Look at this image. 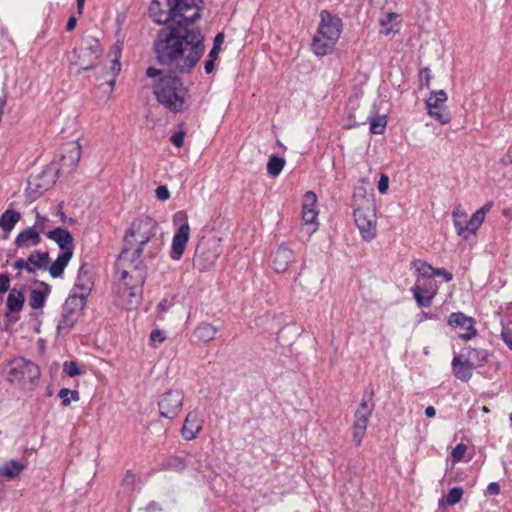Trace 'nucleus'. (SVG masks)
<instances>
[{"label":"nucleus","instance_id":"48","mask_svg":"<svg viewBox=\"0 0 512 512\" xmlns=\"http://www.w3.org/2000/svg\"><path fill=\"white\" fill-rule=\"evenodd\" d=\"M48 222V218L45 216H42L38 212L36 213L35 217V223L32 226V228H35L39 231V233L44 232L46 228V223Z\"/></svg>","mask_w":512,"mask_h":512},{"label":"nucleus","instance_id":"14","mask_svg":"<svg viewBox=\"0 0 512 512\" xmlns=\"http://www.w3.org/2000/svg\"><path fill=\"white\" fill-rule=\"evenodd\" d=\"M316 203V194L312 191L306 192L302 209V230L305 231L308 236H311L318 229V212L315 209Z\"/></svg>","mask_w":512,"mask_h":512},{"label":"nucleus","instance_id":"37","mask_svg":"<svg viewBox=\"0 0 512 512\" xmlns=\"http://www.w3.org/2000/svg\"><path fill=\"white\" fill-rule=\"evenodd\" d=\"M412 266L424 278L433 277L434 268L426 261L415 260L412 262Z\"/></svg>","mask_w":512,"mask_h":512},{"label":"nucleus","instance_id":"64","mask_svg":"<svg viewBox=\"0 0 512 512\" xmlns=\"http://www.w3.org/2000/svg\"><path fill=\"white\" fill-rule=\"evenodd\" d=\"M76 1H77L78 12H79V14H82L85 0H76Z\"/></svg>","mask_w":512,"mask_h":512},{"label":"nucleus","instance_id":"1","mask_svg":"<svg viewBox=\"0 0 512 512\" xmlns=\"http://www.w3.org/2000/svg\"><path fill=\"white\" fill-rule=\"evenodd\" d=\"M202 0H153L149 14L157 24L173 22L177 26L162 28L154 41L157 61L174 73L188 74L204 51V37L198 28H184L201 17Z\"/></svg>","mask_w":512,"mask_h":512},{"label":"nucleus","instance_id":"16","mask_svg":"<svg viewBox=\"0 0 512 512\" xmlns=\"http://www.w3.org/2000/svg\"><path fill=\"white\" fill-rule=\"evenodd\" d=\"M452 217L457 234L464 239H468L471 235H475L480 227L479 224H472V216L468 219L467 213L460 205L453 209Z\"/></svg>","mask_w":512,"mask_h":512},{"label":"nucleus","instance_id":"27","mask_svg":"<svg viewBox=\"0 0 512 512\" xmlns=\"http://www.w3.org/2000/svg\"><path fill=\"white\" fill-rule=\"evenodd\" d=\"M25 469V464L18 460H9L0 466V477L13 480Z\"/></svg>","mask_w":512,"mask_h":512},{"label":"nucleus","instance_id":"34","mask_svg":"<svg viewBox=\"0 0 512 512\" xmlns=\"http://www.w3.org/2000/svg\"><path fill=\"white\" fill-rule=\"evenodd\" d=\"M489 353L485 349L468 347L466 359L472 366L481 365L488 361Z\"/></svg>","mask_w":512,"mask_h":512},{"label":"nucleus","instance_id":"35","mask_svg":"<svg viewBox=\"0 0 512 512\" xmlns=\"http://www.w3.org/2000/svg\"><path fill=\"white\" fill-rule=\"evenodd\" d=\"M285 166V159L276 155H271L267 163V173L271 177L278 176Z\"/></svg>","mask_w":512,"mask_h":512},{"label":"nucleus","instance_id":"7","mask_svg":"<svg viewBox=\"0 0 512 512\" xmlns=\"http://www.w3.org/2000/svg\"><path fill=\"white\" fill-rule=\"evenodd\" d=\"M74 54L77 56L75 64L80 67L78 73L93 69L96 67L101 54L100 43L93 37H85L81 40L79 46L74 49Z\"/></svg>","mask_w":512,"mask_h":512},{"label":"nucleus","instance_id":"55","mask_svg":"<svg viewBox=\"0 0 512 512\" xmlns=\"http://www.w3.org/2000/svg\"><path fill=\"white\" fill-rule=\"evenodd\" d=\"M487 493L489 495H498L500 493V485L497 482H491L487 486Z\"/></svg>","mask_w":512,"mask_h":512},{"label":"nucleus","instance_id":"17","mask_svg":"<svg viewBox=\"0 0 512 512\" xmlns=\"http://www.w3.org/2000/svg\"><path fill=\"white\" fill-rule=\"evenodd\" d=\"M82 154V148L78 140L69 141L61 148V169L71 172L78 165Z\"/></svg>","mask_w":512,"mask_h":512},{"label":"nucleus","instance_id":"21","mask_svg":"<svg viewBox=\"0 0 512 512\" xmlns=\"http://www.w3.org/2000/svg\"><path fill=\"white\" fill-rule=\"evenodd\" d=\"M48 239L57 243L60 248V252L74 253V239L72 234L65 228H55L46 232Z\"/></svg>","mask_w":512,"mask_h":512},{"label":"nucleus","instance_id":"52","mask_svg":"<svg viewBox=\"0 0 512 512\" xmlns=\"http://www.w3.org/2000/svg\"><path fill=\"white\" fill-rule=\"evenodd\" d=\"M433 276H442L446 282H450L453 279L452 273L444 268H434Z\"/></svg>","mask_w":512,"mask_h":512},{"label":"nucleus","instance_id":"53","mask_svg":"<svg viewBox=\"0 0 512 512\" xmlns=\"http://www.w3.org/2000/svg\"><path fill=\"white\" fill-rule=\"evenodd\" d=\"M10 278L7 274H0V294L9 290Z\"/></svg>","mask_w":512,"mask_h":512},{"label":"nucleus","instance_id":"29","mask_svg":"<svg viewBox=\"0 0 512 512\" xmlns=\"http://www.w3.org/2000/svg\"><path fill=\"white\" fill-rule=\"evenodd\" d=\"M21 214L20 212L7 209L0 216V228L5 232H10L15 227V225L20 221Z\"/></svg>","mask_w":512,"mask_h":512},{"label":"nucleus","instance_id":"54","mask_svg":"<svg viewBox=\"0 0 512 512\" xmlns=\"http://www.w3.org/2000/svg\"><path fill=\"white\" fill-rule=\"evenodd\" d=\"M150 339L153 342L162 343L166 339V336H165L164 332H162L160 330H153L150 334Z\"/></svg>","mask_w":512,"mask_h":512},{"label":"nucleus","instance_id":"12","mask_svg":"<svg viewBox=\"0 0 512 512\" xmlns=\"http://www.w3.org/2000/svg\"><path fill=\"white\" fill-rule=\"evenodd\" d=\"M184 394L179 388H170L164 392L158 401L160 415L168 419L176 418L183 406Z\"/></svg>","mask_w":512,"mask_h":512},{"label":"nucleus","instance_id":"19","mask_svg":"<svg viewBox=\"0 0 512 512\" xmlns=\"http://www.w3.org/2000/svg\"><path fill=\"white\" fill-rule=\"evenodd\" d=\"M411 291L420 307H429L436 295V291L433 288L432 283L421 282L420 279L416 281L415 285L411 288Z\"/></svg>","mask_w":512,"mask_h":512},{"label":"nucleus","instance_id":"59","mask_svg":"<svg viewBox=\"0 0 512 512\" xmlns=\"http://www.w3.org/2000/svg\"><path fill=\"white\" fill-rule=\"evenodd\" d=\"M76 24H77L76 17L75 16L69 17L67 25H66V30L72 31L76 27Z\"/></svg>","mask_w":512,"mask_h":512},{"label":"nucleus","instance_id":"5","mask_svg":"<svg viewBox=\"0 0 512 512\" xmlns=\"http://www.w3.org/2000/svg\"><path fill=\"white\" fill-rule=\"evenodd\" d=\"M354 219L362 238L371 241L376 237V209L371 198L363 196L354 203Z\"/></svg>","mask_w":512,"mask_h":512},{"label":"nucleus","instance_id":"39","mask_svg":"<svg viewBox=\"0 0 512 512\" xmlns=\"http://www.w3.org/2000/svg\"><path fill=\"white\" fill-rule=\"evenodd\" d=\"M340 3L344 5L346 8L342 11V15L345 17H350L354 14H358L361 10L360 3H356L354 0H340Z\"/></svg>","mask_w":512,"mask_h":512},{"label":"nucleus","instance_id":"20","mask_svg":"<svg viewBox=\"0 0 512 512\" xmlns=\"http://www.w3.org/2000/svg\"><path fill=\"white\" fill-rule=\"evenodd\" d=\"M294 261V252L285 245H280L272 254V265L277 273L287 271L290 264Z\"/></svg>","mask_w":512,"mask_h":512},{"label":"nucleus","instance_id":"22","mask_svg":"<svg viewBox=\"0 0 512 512\" xmlns=\"http://www.w3.org/2000/svg\"><path fill=\"white\" fill-rule=\"evenodd\" d=\"M41 236L38 230L28 227L18 233L14 240V245L17 248H32L41 243Z\"/></svg>","mask_w":512,"mask_h":512},{"label":"nucleus","instance_id":"41","mask_svg":"<svg viewBox=\"0 0 512 512\" xmlns=\"http://www.w3.org/2000/svg\"><path fill=\"white\" fill-rule=\"evenodd\" d=\"M397 18V15L394 13H388L385 15L384 18L380 20V24L382 26V29L380 33L384 35H389L391 32L394 31L392 21Z\"/></svg>","mask_w":512,"mask_h":512},{"label":"nucleus","instance_id":"2","mask_svg":"<svg viewBox=\"0 0 512 512\" xmlns=\"http://www.w3.org/2000/svg\"><path fill=\"white\" fill-rule=\"evenodd\" d=\"M157 222L150 216L136 218L126 231L124 247L117 267L121 278L117 293L127 302L128 309L136 308L142 299L147 267L142 259L143 247L156 235Z\"/></svg>","mask_w":512,"mask_h":512},{"label":"nucleus","instance_id":"25","mask_svg":"<svg viewBox=\"0 0 512 512\" xmlns=\"http://www.w3.org/2000/svg\"><path fill=\"white\" fill-rule=\"evenodd\" d=\"M50 263V256L45 251H33L27 258V272L34 274L37 270H46Z\"/></svg>","mask_w":512,"mask_h":512},{"label":"nucleus","instance_id":"9","mask_svg":"<svg viewBox=\"0 0 512 512\" xmlns=\"http://www.w3.org/2000/svg\"><path fill=\"white\" fill-rule=\"evenodd\" d=\"M87 300L83 297H79L77 292H72L66 299L61 318L57 324V330L59 332H68L77 322L82 310L86 306Z\"/></svg>","mask_w":512,"mask_h":512},{"label":"nucleus","instance_id":"43","mask_svg":"<svg viewBox=\"0 0 512 512\" xmlns=\"http://www.w3.org/2000/svg\"><path fill=\"white\" fill-rule=\"evenodd\" d=\"M467 452V446L464 443H459L453 448L451 452V458L453 463L462 461Z\"/></svg>","mask_w":512,"mask_h":512},{"label":"nucleus","instance_id":"60","mask_svg":"<svg viewBox=\"0 0 512 512\" xmlns=\"http://www.w3.org/2000/svg\"><path fill=\"white\" fill-rule=\"evenodd\" d=\"M6 102H7V95L4 94L0 97V120L2 119Z\"/></svg>","mask_w":512,"mask_h":512},{"label":"nucleus","instance_id":"30","mask_svg":"<svg viewBox=\"0 0 512 512\" xmlns=\"http://www.w3.org/2000/svg\"><path fill=\"white\" fill-rule=\"evenodd\" d=\"M187 466V461L185 458L180 456H170L163 460L159 464V471H168L173 470L176 472L183 471Z\"/></svg>","mask_w":512,"mask_h":512},{"label":"nucleus","instance_id":"40","mask_svg":"<svg viewBox=\"0 0 512 512\" xmlns=\"http://www.w3.org/2000/svg\"><path fill=\"white\" fill-rule=\"evenodd\" d=\"M463 496V489L460 487H454L449 490L445 496V501L448 505L453 506L461 501Z\"/></svg>","mask_w":512,"mask_h":512},{"label":"nucleus","instance_id":"51","mask_svg":"<svg viewBox=\"0 0 512 512\" xmlns=\"http://www.w3.org/2000/svg\"><path fill=\"white\" fill-rule=\"evenodd\" d=\"M156 196L159 200H167L170 197V192L166 186H158L155 190Z\"/></svg>","mask_w":512,"mask_h":512},{"label":"nucleus","instance_id":"26","mask_svg":"<svg viewBox=\"0 0 512 512\" xmlns=\"http://www.w3.org/2000/svg\"><path fill=\"white\" fill-rule=\"evenodd\" d=\"M472 367L467 359L462 360L461 355H455L452 360L453 373L461 381H468L470 379Z\"/></svg>","mask_w":512,"mask_h":512},{"label":"nucleus","instance_id":"15","mask_svg":"<svg viewBox=\"0 0 512 512\" xmlns=\"http://www.w3.org/2000/svg\"><path fill=\"white\" fill-rule=\"evenodd\" d=\"M447 323L452 328L463 330L459 333V338L468 341L477 335L475 320L463 312H453L447 318Z\"/></svg>","mask_w":512,"mask_h":512},{"label":"nucleus","instance_id":"18","mask_svg":"<svg viewBox=\"0 0 512 512\" xmlns=\"http://www.w3.org/2000/svg\"><path fill=\"white\" fill-rule=\"evenodd\" d=\"M93 285L94 282L89 266L87 264H82L78 270L72 292H77L79 297H83L87 300Z\"/></svg>","mask_w":512,"mask_h":512},{"label":"nucleus","instance_id":"28","mask_svg":"<svg viewBox=\"0 0 512 512\" xmlns=\"http://www.w3.org/2000/svg\"><path fill=\"white\" fill-rule=\"evenodd\" d=\"M73 254H70L69 252H60L57 256V259L51 263V265H48V271L51 277L58 278L62 276L66 266L70 262Z\"/></svg>","mask_w":512,"mask_h":512},{"label":"nucleus","instance_id":"46","mask_svg":"<svg viewBox=\"0 0 512 512\" xmlns=\"http://www.w3.org/2000/svg\"><path fill=\"white\" fill-rule=\"evenodd\" d=\"M224 40V35L222 33H219L214 38V44L212 49L209 52V58H217L218 52H219V46Z\"/></svg>","mask_w":512,"mask_h":512},{"label":"nucleus","instance_id":"32","mask_svg":"<svg viewBox=\"0 0 512 512\" xmlns=\"http://www.w3.org/2000/svg\"><path fill=\"white\" fill-rule=\"evenodd\" d=\"M218 330L214 325L202 322L197 326L195 335L199 341L209 342L215 338Z\"/></svg>","mask_w":512,"mask_h":512},{"label":"nucleus","instance_id":"38","mask_svg":"<svg viewBox=\"0 0 512 512\" xmlns=\"http://www.w3.org/2000/svg\"><path fill=\"white\" fill-rule=\"evenodd\" d=\"M58 396L60 397L63 406H68L71 401L79 400V392L77 390H70L67 388L61 389Z\"/></svg>","mask_w":512,"mask_h":512},{"label":"nucleus","instance_id":"11","mask_svg":"<svg viewBox=\"0 0 512 512\" xmlns=\"http://www.w3.org/2000/svg\"><path fill=\"white\" fill-rule=\"evenodd\" d=\"M174 221H183L174 233L170 257L173 260H180L184 254L185 248L190 238V226L186 212L178 211L174 215Z\"/></svg>","mask_w":512,"mask_h":512},{"label":"nucleus","instance_id":"45","mask_svg":"<svg viewBox=\"0 0 512 512\" xmlns=\"http://www.w3.org/2000/svg\"><path fill=\"white\" fill-rule=\"evenodd\" d=\"M432 75L431 70L428 67L422 68L419 72V80L421 86L429 87Z\"/></svg>","mask_w":512,"mask_h":512},{"label":"nucleus","instance_id":"8","mask_svg":"<svg viewBox=\"0 0 512 512\" xmlns=\"http://www.w3.org/2000/svg\"><path fill=\"white\" fill-rule=\"evenodd\" d=\"M221 253V238L202 239L195 251L194 265L201 271L207 270L215 264Z\"/></svg>","mask_w":512,"mask_h":512},{"label":"nucleus","instance_id":"4","mask_svg":"<svg viewBox=\"0 0 512 512\" xmlns=\"http://www.w3.org/2000/svg\"><path fill=\"white\" fill-rule=\"evenodd\" d=\"M319 17L320 22L312 40L311 49L315 55L325 56L334 50L342 33L343 23L341 18L328 10H322Z\"/></svg>","mask_w":512,"mask_h":512},{"label":"nucleus","instance_id":"50","mask_svg":"<svg viewBox=\"0 0 512 512\" xmlns=\"http://www.w3.org/2000/svg\"><path fill=\"white\" fill-rule=\"evenodd\" d=\"M389 187V177L386 174H381L378 181V191L381 194H385Z\"/></svg>","mask_w":512,"mask_h":512},{"label":"nucleus","instance_id":"57","mask_svg":"<svg viewBox=\"0 0 512 512\" xmlns=\"http://www.w3.org/2000/svg\"><path fill=\"white\" fill-rule=\"evenodd\" d=\"M13 267L17 270L25 269L27 271V260L25 261L24 259L19 258L14 262Z\"/></svg>","mask_w":512,"mask_h":512},{"label":"nucleus","instance_id":"61","mask_svg":"<svg viewBox=\"0 0 512 512\" xmlns=\"http://www.w3.org/2000/svg\"><path fill=\"white\" fill-rule=\"evenodd\" d=\"M436 414V410L433 406H428L426 409H425V415L428 417V418H432L434 417Z\"/></svg>","mask_w":512,"mask_h":512},{"label":"nucleus","instance_id":"62","mask_svg":"<svg viewBox=\"0 0 512 512\" xmlns=\"http://www.w3.org/2000/svg\"><path fill=\"white\" fill-rule=\"evenodd\" d=\"M504 163H512V146L509 148L506 157L504 158Z\"/></svg>","mask_w":512,"mask_h":512},{"label":"nucleus","instance_id":"10","mask_svg":"<svg viewBox=\"0 0 512 512\" xmlns=\"http://www.w3.org/2000/svg\"><path fill=\"white\" fill-rule=\"evenodd\" d=\"M373 392H370L369 395L365 394L358 409L354 414L353 421V441L356 446H359L365 436L366 429L368 426L369 418L374 409V404L372 402Z\"/></svg>","mask_w":512,"mask_h":512},{"label":"nucleus","instance_id":"36","mask_svg":"<svg viewBox=\"0 0 512 512\" xmlns=\"http://www.w3.org/2000/svg\"><path fill=\"white\" fill-rule=\"evenodd\" d=\"M45 190L46 187L40 183L39 177L29 178L26 191L30 198L37 199Z\"/></svg>","mask_w":512,"mask_h":512},{"label":"nucleus","instance_id":"42","mask_svg":"<svg viewBox=\"0 0 512 512\" xmlns=\"http://www.w3.org/2000/svg\"><path fill=\"white\" fill-rule=\"evenodd\" d=\"M492 208V202H487L483 207L478 209L475 213L472 215V224H481L483 223L486 214L490 211Z\"/></svg>","mask_w":512,"mask_h":512},{"label":"nucleus","instance_id":"23","mask_svg":"<svg viewBox=\"0 0 512 512\" xmlns=\"http://www.w3.org/2000/svg\"><path fill=\"white\" fill-rule=\"evenodd\" d=\"M24 303H25L24 294L15 288L11 289L7 296V301H6V306H7V312L5 314L6 317L9 320H14V321L18 320V317H14L13 314L20 312L24 306Z\"/></svg>","mask_w":512,"mask_h":512},{"label":"nucleus","instance_id":"49","mask_svg":"<svg viewBox=\"0 0 512 512\" xmlns=\"http://www.w3.org/2000/svg\"><path fill=\"white\" fill-rule=\"evenodd\" d=\"M184 138H185V132L178 131L171 136L170 141L174 146L181 148L184 144Z\"/></svg>","mask_w":512,"mask_h":512},{"label":"nucleus","instance_id":"47","mask_svg":"<svg viewBox=\"0 0 512 512\" xmlns=\"http://www.w3.org/2000/svg\"><path fill=\"white\" fill-rule=\"evenodd\" d=\"M120 70H121V65H120L118 57H116L115 59H113L112 66H111V72L113 74V77H112V79H109L107 81V83L110 85L111 89L114 88L115 81H116L115 78H116V75L120 72Z\"/></svg>","mask_w":512,"mask_h":512},{"label":"nucleus","instance_id":"3","mask_svg":"<svg viewBox=\"0 0 512 512\" xmlns=\"http://www.w3.org/2000/svg\"><path fill=\"white\" fill-rule=\"evenodd\" d=\"M150 78L159 77L153 85V93L157 101L173 113L182 112L190 106V95L182 80L176 75L162 74L154 67L147 69Z\"/></svg>","mask_w":512,"mask_h":512},{"label":"nucleus","instance_id":"63","mask_svg":"<svg viewBox=\"0 0 512 512\" xmlns=\"http://www.w3.org/2000/svg\"><path fill=\"white\" fill-rule=\"evenodd\" d=\"M388 0H370V2L376 6L383 7Z\"/></svg>","mask_w":512,"mask_h":512},{"label":"nucleus","instance_id":"33","mask_svg":"<svg viewBox=\"0 0 512 512\" xmlns=\"http://www.w3.org/2000/svg\"><path fill=\"white\" fill-rule=\"evenodd\" d=\"M368 120L370 123V132L373 134H383L387 125L386 115H379L376 111H373L369 116Z\"/></svg>","mask_w":512,"mask_h":512},{"label":"nucleus","instance_id":"13","mask_svg":"<svg viewBox=\"0 0 512 512\" xmlns=\"http://www.w3.org/2000/svg\"><path fill=\"white\" fill-rule=\"evenodd\" d=\"M447 99L446 92L444 90H438L431 92L426 100L428 114L443 125L448 124L451 120L450 114L445 107Z\"/></svg>","mask_w":512,"mask_h":512},{"label":"nucleus","instance_id":"44","mask_svg":"<svg viewBox=\"0 0 512 512\" xmlns=\"http://www.w3.org/2000/svg\"><path fill=\"white\" fill-rule=\"evenodd\" d=\"M63 372L69 377L81 374V370L75 361H65L63 364Z\"/></svg>","mask_w":512,"mask_h":512},{"label":"nucleus","instance_id":"24","mask_svg":"<svg viewBox=\"0 0 512 512\" xmlns=\"http://www.w3.org/2000/svg\"><path fill=\"white\" fill-rule=\"evenodd\" d=\"M201 429L202 422L199 419L197 413L189 412L181 429L182 437L188 441L193 440L197 437Z\"/></svg>","mask_w":512,"mask_h":512},{"label":"nucleus","instance_id":"31","mask_svg":"<svg viewBox=\"0 0 512 512\" xmlns=\"http://www.w3.org/2000/svg\"><path fill=\"white\" fill-rule=\"evenodd\" d=\"M41 285L45 288V291L33 289L30 292L29 304L33 309H41L50 293V286L48 284L41 282Z\"/></svg>","mask_w":512,"mask_h":512},{"label":"nucleus","instance_id":"58","mask_svg":"<svg viewBox=\"0 0 512 512\" xmlns=\"http://www.w3.org/2000/svg\"><path fill=\"white\" fill-rule=\"evenodd\" d=\"M217 58H209L206 62H205V65H204V69H205V72L207 74L211 73L213 70H214V61L216 60Z\"/></svg>","mask_w":512,"mask_h":512},{"label":"nucleus","instance_id":"56","mask_svg":"<svg viewBox=\"0 0 512 512\" xmlns=\"http://www.w3.org/2000/svg\"><path fill=\"white\" fill-rule=\"evenodd\" d=\"M501 337H502L504 343L506 344V346L510 350H512V335L508 331L502 330Z\"/></svg>","mask_w":512,"mask_h":512},{"label":"nucleus","instance_id":"6","mask_svg":"<svg viewBox=\"0 0 512 512\" xmlns=\"http://www.w3.org/2000/svg\"><path fill=\"white\" fill-rule=\"evenodd\" d=\"M3 372L10 383L31 384L40 376L39 367L23 357L10 360Z\"/></svg>","mask_w":512,"mask_h":512}]
</instances>
